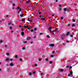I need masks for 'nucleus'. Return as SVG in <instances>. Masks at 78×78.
<instances>
[{
    "mask_svg": "<svg viewBox=\"0 0 78 78\" xmlns=\"http://www.w3.org/2000/svg\"><path fill=\"white\" fill-rule=\"evenodd\" d=\"M70 74H68V76H70Z\"/></svg>",
    "mask_w": 78,
    "mask_h": 78,
    "instance_id": "obj_46",
    "label": "nucleus"
},
{
    "mask_svg": "<svg viewBox=\"0 0 78 78\" xmlns=\"http://www.w3.org/2000/svg\"><path fill=\"white\" fill-rule=\"evenodd\" d=\"M28 27V26H24V28H27Z\"/></svg>",
    "mask_w": 78,
    "mask_h": 78,
    "instance_id": "obj_15",
    "label": "nucleus"
},
{
    "mask_svg": "<svg viewBox=\"0 0 78 78\" xmlns=\"http://www.w3.org/2000/svg\"><path fill=\"white\" fill-rule=\"evenodd\" d=\"M36 67V66H37V64H35L34 65Z\"/></svg>",
    "mask_w": 78,
    "mask_h": 78,
    "instance_id": "obj_43",
    "label": "nucleus"
},
{
    "mask_svg": "<svg viewBox=\"0 0 78 78\" xmlns=\"http://www.w3.org/2000/svg\"><path fill=\"white\" fill-rule=\"evenodd\" d=\"M62 9V8L61 7H60L59 8V11H61V10Z\"/></svg>",
    "mask_w": 78,
    "mask_h": 78,
    "instance_id": "obj_8",
    "label": "nucleus"
},
{
    "mask_svg": "<svg viewBox=\"0 0 78 78\" xmlns=\"http://www.w3.org/2000/svg\"><path fill=\"white\" fill-rule=\"evenodd\" d=\"M73 22H75V20H73Z\"/></svg>",
    "mask_w": 78,
    "mask_h": 78,
    "instance_id": "obj_35",
    "label": "nucleus"
},
{
    "mask_svg": "<svg viewBox=\"0 0 78 78\" xmlns=\"http://www.w3.org/2000/svg\"><path fill=\"white\" fill-rule=\"evenodd\" d=\"M64 11H67V9L66 8H64Z\"/></svg>",
    "mask_w": 78,
    "mask_h": 78,
    "instance_id": "obj_7",
    "label": "nucleus"
},
{
    "mask_svg": "<svg viewBox=\"0 0 78 78\" xmlns=\"http://www.w3.org/2000/svg\"><path fill=\"white\" fill-rule=\"evenodd\" d=\"M27 28V29H28V30H29V29H30V27H28Z\"/></svg>",
    "mask_w": 78,
    "mask_h": 78,
    "instance_id": "obj_44",
    "label": "nucleus"
},
{
    "mask_svg": "<svg viewBox=\"0 0 78 78\" xmlns=\"http://www.w3.org/2000/svg\"><path fill=\"white\" fill-rule=\"evenodd\" d=\"M36 37L35 36L34 37V39H35V38H36Z\"/></svg>",
    "mask_w": 78,
    "mask_h": 78,
    "instance_id": "obj_49",
    "label": "nucleus"
},
{
    "mask_svg": "<svg viewBox=\"0 0 78 78\" xmlns=\"http://www.w3.org/2000/svg\"><path fill=\"white\" fill-rule=\"evenodd\" d=\"M58 6H59V7H61V6H62V5L60 4H58Z\"/></svg>",
    "mask_w": 78,
    "mask_h": 78,
    "instance_id": "obj_18",
    "label": "nucleus"
},
{
    "mask_svg": "<svg viewBox=\"0 0 78 78\" xmlns=\"http://www.w3.org/2000/svg\"><path fill=\"white\" fill-rule=\"evenodd\" d=\"M69 75H71V76H73V72L72 71H70Z\"/></svg>",
    "mask_w": 78,
    "mask_h": 78,
    "instance_id": "obj_2",
    "label": "nucleus"
},
{
    "mask_svg": "<svg viewBox=\"0 0 78 78\" xmlns=\"http://www.w3.org/2000/svg\"><path fill=\"white\" fill-rule=\"evenodd\" d=\"M17 9H20V7H17Z\"/></svg>",
    "mask_w": 78,
    "mask_h": 78,
    "instance_id": "obj_37",
    "label": "nucleus"
},
{
    "mask_svg": "<svg viewBox=\"0 0 78 78\" xmlns=\"http://www.w3.org/2000/svg\"><path fill=\"white\" fill-rule=\"evenodd\" d=\"M48 58H45V61H48Z\"/></svg>",
    "mask_w": 78,
    "mask_h": 78,
    "instance_id": "obj_19",
    "label": "nucleus"
},
{
    "mask_svg": "<svg viewBox=\"0 0 78 78\" xmlns=\"http://www.w3.org/2000/svg\"><path fill=\"white\" fill-rule=\"evenodd\" d=\"M52 28L51 27H50L48 29V30H49V31H50V32H51V33H52L53 31H51V29H52Z\"/></svg>",
    "mask_w": 78,
    "mask_h": 78,
    "instance_id": "obj_1",
    "label": "nucleus"
},
{
    "mask_svg": "<svg viewBox=\"0 0 78 78\" xmlns=\"http://www.w3.org/2000/svg\"><path fill=\"white\" fill-rule=\"evenodd\" d=\"M56 2H58V0H56Z\"/></svg>",
    "mask_w": 78,
    "mask_h": 78,
    "instance_id": "obj_62",
    "label": "nucleus"
},
{
    "mask_svg": "<svg viewBox=\"0 0 78 78\" xmlns=\"http://www.w3.org/2000/svg\"><path fill=\"white\" fill-rule=\"evenodd\" d=\"M9 28L10 29V30H12V27L10 26Z\"/></svg>",
    "mask_w": 78,
    "mask_h": 78,
    "instance_id": "obj_13",
    "label": "nucleus"
},
{
    "mask_svg": "<svg viewBox=\"0 0 78 78\" xmlns=\"http://www.w3.org/2000/svg\"><path fill=\"white\" fill-rule=\"evenodd\" d=\"M49 46L50 47H54L55 46V44H51L49 45Z\"/></svg>",
    "mask_w": 78,
    "mask_h": 78,
    "instance_id": "obj_3",
    "label": "nucleus"
},
{
    "mask_svg": "<svg viewBox=\"0 0 78 78\" xmlns=\"http://www.w3.org/2000/svg\"><path fill=\"white\" fill-rule=\"evenodd\" d=\"M33 30H31V32H33Z\"/></svg>",
    "mask_w": 78,
    "mask_h": 78,
    "instance_id": "obj_50",
    "label": "nucleus"
},
{
    "mask_svg": "<svg viewBox=\"0 0 78 78\" xmlns=\"http://www.w3.org/2000/svg\"><path fill=\"white\" fill-rule=\"evenodd\" d=\"M36 30H37L36 28H34V30H35V31H36Z\"/></svg>",
    "mask_w": 78,
    "mask_h": 78,
    "instance_id": "obj_39",
    "label": "nucleus"
},
{
    "mask_svg": "<svg viewBox=\"0 0 78 78\" xmlns=\"http://www.w3.org/2000/svg\"><path fill=\"white\" fill-rule=\"evenodd\" d=\"M30 38H31L30 37H28L27 38V40H29V39H30Z\"/></svg>",
    "mask_w": 78,
    "mask_h": 78,
    "instance_id": "obj_14",
    "label": "nucleus"
},
{
    "mask_svg": "<svg viewBox=\"0 0 78 78\" xmlns=\"http://www.w3.org/2000/svg\"><path fill=\"white\" fill-rule=\"evenodd\" d=\"M30 44H33V42L32 41L30 42Z\"/></svg>",
    "mask_w": 78,
    "mask_h": 78,
    "instance_id": "obj_59",
    "label": "nucleus"
},
{
    "mask_svg": "<svg viewBox=\"0 0 78 78\" xmlns=\"http://www.w3.org/2000/svg\"><path fill=\"white\" fill-rule=\"evenodd\" d=\"M41 59L39 58V60H38V61H41Z\"/></svg>",
    "mask_w": 78,
    "mask_h": 78,
    "instance_id": "obj_31",
    "label": "nucleus"
},
{
    "mask_svg": "<svg viewBox=\"0 0 78 78\" xmlns=\"http://www.w3.org/2000/svg\"><path fill=\"white\" fill-rule=\"evenodd\" d=\"M6 55H9V54L8 53H7L6 54Z\"/></svg>",
    "mask_w": 78,
    "mask_h": 78,
    "instance_id": "obj_24",
    "label": "nucleus"
},
{
    "mask_svg": "<svg viewBox=\"0 0 78 78\" xmlns=\"http://www.w3.org/2000/svg\"><path fill=\"white\" fill-rule=\"evenodd\" d=\"M72 27H75V24H73V25H72Z\"/></svg>",
    "mask_w": 78,
    "mask_h": 78,
    "instance_id": "obj_11",
    "label": "nucleus"
},
{
    "mask_svg": "<svg viewBox=\"0 0 78 78\" xmlns=\"http://www.w3.org/2000/svg\"><path fill=\"white\" fill-rule=\"evenodd\" d=\"M55 16V15H52V16Z\"/></svg>",
    "mask_w": 78,
    "mask_h": 78,
    "instance_id": "obj_64",
    "label": "nucleus"
},
{
    "mask_svg": "<svg viewBox=\"0 0 78 78\" xmlns=\"http://www.w3.org/2000/svg\"><path fill=\"white\" fill-rule=\"evenodd\" d=\"M20 27H21V26L19 25V28H20Z\"/></svg>",
    "mask_w": 78,
    "mask_h": 78,
    "instance_id": "obj_52",
    "label": "nucleus"
},
{
    "mask_svg": "<svg viewBox=\"0 0 78 78\" xmlns=\"http://www.w3.org/2000/svg\"><path fill=\"white\" fill-rule=\"evenodd\" d=\"M25 47H23L22 48V50H25Z\"/></svg>",
    "mask_w": 78,
    "mask_h": 78,
    "instance_id": "obj_22",
    "label": "nucleus"
},
{
    "mask_svg": "<svg viewBox=\"0 0 78 78\" xmlns=\"http://www.w3.org/2000/svg\"><path fill=\"white\" fill-rule=\"evenodd\" d=\"M28 21H29V22H30V19L28 18Z\"/></svg>",
    "mask_w": 78,
    "mask_h": 78,
    "instance_id": "obj_38",
    "label": "nucleus"
},
{
    "mask_svg": "<svg viewBox=\"0 0 78 78\" xmlns=\"http://www.w3.org/2000/svg\"><path fill=\"white\" fill-rule=\"evenodd\" d=\"M47 37L48 38H49L50 37V36H49V35H48L47 36Z\"/></svg>",
    "mask_w": 78,
    "mask_h": 78,
    "instance_id": "obj_34",
    "label": "nucleus"
},
{
    "mask_svg": "<svg viewBox=\"0 0 78 78\" xmlns=\"http://www.w3.org/2000/svg\"><path fill=\"white\" fill-rule=\"evenodd\" d=\"M8 16H8V15H7V16H6V17H8Z\"/></svg>",
    "mask_w": 78,
    "mask_h": 78,
    "instance_id": "obj_61",
    "label": "nucleus"
},
{
    "mask_svg": "<svg viewBox=\"0 0 78 78\" xmlns=\"http://www.w3.org/2000/svg\"><path fill=\"white\" fill-rule=\"evenodd\" d=\"M42 33H40V35H42Z\"/></svg>",
    "mask_w": 78,
    "mask_h": 78,
    "instance_id": "obj_40",
    "label": "nucleus"
},
{
    "mask_svg": "<svg viewBox=\"0 0 78 78\" xmlns=\"http://www.w3.org/2000/svg\"><path fill=\"white\" fill-rule=\"evenodd\" d=\"M17 57H18V56H17V55H15V58H17Z\"/></svg>",
    "mask_w": 78,
    "mask_h": 78,
    "instance_id": "obj_17",
    "label": "nucleus"
},
{
    "mask_svg": "<svg viewBox=\"0 0 78 78\" xmlns=\"http://www.w3.org/2000/svg\"><path fill=\"white\" fill-rule=\"evenodd\" d=\"M5 47H7V46L6 45H5Z\"/></svg>",
    "mask_w": 78,
    "mask_h": 78,
    "instance_id": "obj_63",
    "label": "nucleus"
},
{
    "mask_svg": "<svg viewBox=\"0 0 78 78\" xmlns=\"http://www.w3.org/2000/svg\"><path fill=\"white\" fill-rule=\"evenodd\" d=\"M20 12V11H19L18 12V14H19V12Z\"/></svg>",
    "mask_w": 78,
    "mask_h": 78,
    "instance_id": "obj_56",
    "label": "nucleus"
},
{
    "mask_svg": "<svg viewBox=\"0 0 78 78\" xmlns=\"http://www.w3.org/2000/svg\"><path fill=\"white\" fill-rule=\"evenodd\" d=\"M13 30H11V33H13Z\"/></svg>",
    "mask_w": 78,
    "mask_h": 78,
    "instance_id": "obj_45",
    "label": "nucleus"
},
{
    "mask_svg": "<svg viewBox=\"0 0 78 78\" xmlns=\"http://www.w3.org/2000/svg\"><path fill=\"white\" fill-rule=\"evenodd\" d=\"M60 19H61V20H62L63 19V17H61Z\"/></svg>",
    "mask_w": 78,
    "mask_h": 78,
    "instance_id": "obj_33",
    "label": "nucleus"
},
{
    "mask_svg": "<svg viewBox=\"0 0 78 78\" xmlns=\"http://www.w3.org/2000/svg\"><path fill=\"white\" fill-rule=\"evenodd\" d=\"M69 42V41H66V42H67V43H68Z\"/></svg>",
    "mask_w": 78,
    "mask_h": 78,
    "instance_id": "obj_51",
    "label": "nucleus"
},
{
    "mask_svg": "<svg viewBox=\"0 0 78 78\" xmlns=\"http://www.w3.org/2000/svg\"><path fill=\"white\" fill-rule=\"evenodd\" d=\"M58 28H56L55 30V32H56L57 31H58Z\"/></svg>",
    "mask_w": 78,
    "mask_h": 78,
    "instance_id": "obj_9",
    "label": "nucleus"
},
{
    "mask_svg": "<svg viewBox=\"0 0 78 78\" xmlns=\"http://www.w3.org/2000/svg\"><path fill=\"white\" fill-rule=\"evenodd\" d=\"M10 66H14V64L12 63L11 62L10 64Z\"/></svg>",
    "mask_w": 78,
    "mask_h": 78,
    "instance_id": "obj_4",
    "label": "nucleus"
},
{
    "mask_svg": "<svg viewBox=\"0 0 78 78\" xmlns=\"http://www.w3.org/2000/svg\"><path fill=\"white\" fill-rule=\"evenodd\" d=\"M0 43H2L3 42V41L2 40H1L0 41Z\"/></svg>",
    "mask_w": 78,
    "mask_h": 78,
    "instance_id": "obj_29",
    "label": "nucleus"
},
{
    "mask_svg": "<svg viewBox=\"0 0 78 78\" xmlns=\"http://www.w3.org/2000/svg\"><path fill=\"white\" fill-rule=\"evenodd\" d=\"M42 15H41L40 16V17H42Z\"/></svg>",
    "mask_w": 78,
    "mask_h": 78,
    "instance_id": "obj_60",
    "label": "nucleus"
},
{
    "mask_svg": "<svg viewBox=\"0 0 78 78\" xmlns=\"http://www.w3.org/2000/svg\"><path fill=\"white\" fill-rule=\"evenodd\" d=\"M52 53H55V51H53L52 52Z\"/></svg>",
    "mask_w": 78,
    "mask_h": 78,
    "instance_id": "obj_57",
    "label": "nucleus"
},
{
    "mask_svg": "<svg viewBox=\"0 0 78 78\" xmlns=\"http://www.w3.org/2000/svg\"><path fill=\"white\" fill-rule=\"evenodd\" d=\"M23 43H24V44H26L27 43V41H23Z\"/></svg>",
    "mask_w": 78,
    "mask_h": 78,
    "instance_id": "obj_10",
    "label": "nucleus"
},
{
    "mask_svg": "<svg viewBox=\"0 0 78 78\" xmlns=\"http://www.w3.org/2000/svg\"><path fill=\"white\" fill-rule=\"evenodd\" d=\"M22 10V9H20V11Z\"/></svg>",
    "mask_w": 78,
    "mask_h": 78,
    "instance_id": "obj_58",
    "label": "nucleus"
},
{
    "mask_svg": "<svg viewBox=\"0 0 78 78\" xmlns=\"http://www.w3.org/2000/svg\"><path fill=\"white\" fill-rule=\"evenodd\" d=\"M43 75V73H41V75Z\"/></svg>",
    "mask_w": 78,
    "mask_h": 78,
    "instance_id": "obj_53",
    "label": "nucleus"
},
{
    "mask_svg": "<svg viewBox=\"0 0 78 78\" xmlns=\"http://www.w3.org/2000/svg\"><path fill=\"white\" fill-rule=\"evenodd\" d=\"M13 6H15V4H13Z\"/></svg>",
    "mask_w": 78,
    "mask_h": 78,
    "instance_id": "obj_55",
    "label": "nucleus"
},
{
    "mask_svg": "<svg viewBox=\"0 0 78 78\" xmlns=\"http://www.w3.org/2000/svg\"><path fill=\"white\" fill-rule=\"evenodd\" d=\"M8 24L9 25H11V22H9V23H8Z\"/></svg>",
    "mask_w": 78,
    "mask_h": 78,
    "instance_id": "obj_12",
    "label": "nucleus"
},
{
    "mask_svg": "<svg viewBox=\"0 0 78 78\" xmlns=\"http://www.w3.org/2000/svg\"><path fill=\"white\" fill-rule=\"evenodd\" d=\"M9 58H7L5 60L6 61H9Z\"/></svg>",
    "mask_w": 78,
    "mask_h": 78,
    "instance_id": "obj_16",
    "label": "nucleus"
},
{
    "mask_svg": "<svg viewBox=\"0 0 78 78\" xmlns=\"http://www.w3.org/2000/svg\"><path fill=\"white\" fill-rule=\"evenodd\" d=\"M52 62L51 61L49 62L50 64H51V63H52Z\"/></svg>",
    "mask_w": 78,
    "mask_h": 78,
    "instance_id": "obj_27",
    "label": "nucleus"
},
{
    "mask_svg": "<svg viewBox=\"0 0 78 78\" xmlns=\"http://www.w3.org/2000/svg\"><path fill=\"white\" fill-rule=\"evenodd\" d=\"M6 66H8V64H6Z\"/></svg>",
    "mask_w": 78,
    "mask_h": 78,
    "instance_id": "obj_47",
    "label": "nucleus"
},
{
    "mask_svg": "<svg viewBox=\"0 0 78 78\" xmlns=\"http://www.w3.org/2000/svg\"><path fill=\"white\" fill-rule=\"evenodd\" d=\"M72 67L70 66V67H69V69H72Z\"/></svg>",
    "mask_w": 78,
    "mask_h": 78,
    "instance_id": "obj_42",
    "label": "nucleus"
},
{
    "mask_svg": "<svg viewBox=\"0 0 78 78\" xmlns=\"http://www.w3.org/2000/svg\"><path fill=\"white\" fill-rule=\"evenodd\" d=\"M70 37H73V35H70Z\"/></svg>",
    "mask_w": 78,
    "mask_h": 78,
    "instance_id": "obj_21",
    "label": "nucleus"
},
{
    "mask_svg": "<svg viewBox=\"0 0 78 78\" xmlns=\"http://www.w3.org/2000/svg\"><path fill=\"white\" fill-rule=\"evenodd\" d=\"M20 61H22V58H20Z\"/></svg>",
    "mask_w": 78,
    "mask_h": 78,
    "instance_id": "obj_26",
    "label": "nucleus"
},
{
    "mask_svg": "<svg viewBox=\"0 0 78 78\" xmlns=\"http://www.w3.org/2000/svg\"><path fill=\"white\" fill-rule=\"evenodd\" d=\"M33 73L34 74V73H36V72H33Z\"/></svg>",
    "mask_w": 78,
    "mask_h": 78,
    "instance_id": "obj_54",
    "label": "nucleus"
},
{
    "mask_svg": "<svg viewBox=\"0 0 78 78\" xmlns=\"http://www.w3.org/2000/svg\"><path fill=\"white\" fill-rule=\"evenodd\" d=\"M10 60L11 61H12V58H10Z\"/></svg>",
    "mask_w": 78,
    "mask_h": 78,
    "instance_id": "obj_41",
    "label": "nucleus"
},
{
    "mask_svg": "<svg viewBox=\"0 0 78 78\" xmlns=\"http://www.w3.org/2000/svg\"><path fill=\"white\" fill-rule=\"evenodd\" d=\"M26 3H29V2H28V1H26Z\"/></svg>",
    "mask_w": 78,
    "mask_h": 78,
    "instance_id": "obj_48",
    "label": "nucleus"
},
{
    "mask_svg": "<svg viewBox=\"0 0 78 78\" xmlns=\"http://www.w3.org/2000/svg\"><path fill=\"white\" fill-rule=\"evenodd\" d=\"M51 57H53V55H51Z\"/></svg>",
    "mask_w": 78,
    "mask_h": 78,
    "instance_id": "obj_36",
    "label": "nucleus"
},
{
    "mask_svg": "<svg viewBox=\"0 0 78 78\" xmlns=\"http://www.w3.org/2000/svg\"><path fill=\"white\" fill-rule=\"evenodd\" d=\"M20 17H23V14H22V15H20Z\"/></svg>",
    "mask_w": 78,
    "mask_h": 78,
    "instance_id": "obj_28",
    "label": "nucleus"
},
{
    "mask_svg": "<svg viewBox=\"0 0 78 78\" xmlns=\"http://www.w3.org/2000/svg\"><path fill=\"white\" fill-rule=\"evenodd\" d=\"M29 75H31L32 74V73H29Z\"/></svg>",
    "mask_w": 78,
    "mask_h": 78,
    "instance_id": "obj_25",
    "label": "nucleus"
},
{
    "mask_svg": "<svg viewBox=\"0 0 78 78\" xmlns=\"http://www.w3.org/2000/svg\"><path fill=\"white\" fill-rule=\"evenodd\" d=\"M25 19H22V22H23V21H25Z\"/></svg>",
    "mask_w": 78,
    "mask_h": 78,
    "instance_id": "obj_20",
    "label": "nucleus"
},
{
    "mask_svg": "<svg viewBox=\"0 0 78 78\" xmlns=\"http://www.w3.org/2000/svg\"><path fill=\"white\" fill-rule=\"evenodd\" d=\"M70 11V9H67V11Z\"/></svg>",
    "mask_w": 78,
    "mask_h": 78,
    "instance_id": "obj_30",
    "label": "nucleus"
},
{
    "mask_svg": "<svg viewBox=\"0 0 78 78\" xmlns=\"http://www.w3.org/2000/svg\"><path fill=\"white\" fill-rule=\"evenodd\" d=\"M61 72H63V71H64V70H63V69H61L60 70Z\"/></svg>",
    "mask_w": 78,
    "mask_h": 78,
    "instance_id": "obj_23",
    "label": "nucleus"
},
{
    "mask_svg": "<svg viewBox=\"0 0 78 78\" xmlns=\"http://www.w3.org/2000/svg\"><path fill=\"white\" fill-rule=\"evenodd\" d=\"M69 67V66H67L66 67V68H68Z\"/></svg>",
    "mask_w": 78,
    "mask_h": 78,
    "instance_id": "obj_32",
    "label": "nucleus"
},
{
    "mask_svg": "<svg viewBox=\"0 0 78 78\" xmlns=\"http://www.w3.org/2000/svg\"><path fill=\"white\" fill-rule=\"evenodd\" d=\"M21 35H22V36H23V35H24V32H21Z\"/></svg>",
    "mask_w": 78,
    "mask_h": 78,
    "instance_id": "obj_6",
    "label": "nucleus"
},
{
    "mask_svg": "<svg viewBox=\"0 0 78 78\" xmlns=\"http://www.w3.org/2000/svg\"><path fill=\"white\" fill-rule=\"evenodd\" d=\"M69 34H70V32H67L66 33V36H68Z\"/></svg>",
    "mask_w": 78,
    "mask_h": 78,
    "instance_id": "obj_5",
    "label": "nucleus"
}]
</instances>
